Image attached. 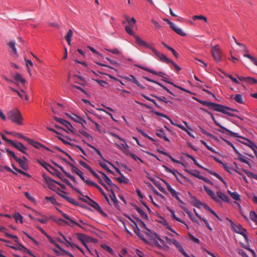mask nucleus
Instances as JSON below:
<instances>
[{
	"instance_id": "obj_54",
	"label": "nucleus",
	"mask_w": 257,
	"mask_h": 257,
	"mask_svg": "<svg viewBox=\"0 0 257 257\" xmlns=\"http://www.w3.org/2000/svg\"><path fill=\"white\" fill-rule=\"evenodd\" d=\"M84 182H85V183H86L87 185H90V186H94L96 188H99V186L96 184L95 182H92V181H88L87 180H86L85 178H84V180H82Z\"/></svg>"
},
{
	"instance_id": "obj_23",
	"label": "nucleus",
	"mask_w": 257,
	"mask_h": 257,
	"mask_svg": "<svg viewBox=\"0 0 257 257\" xmlns=\"http://www.w3.org/2000/svg\"><path fill=\"white\" fill-rule=\"evenodd\" d=\"M44 179L46 183L48 185L49 188L51 190H53L55 186L54 185V180L52 179L50 177H45L44 176Z\"/></svg>"
},
{
	"instance_id": "obj_52",
	"label": "nucleus",
	"mask_w": 257,
	"mask_h": 257,
	"mask_svg": "<svg viewBox=\"0 0 257 257\" xmlns=\"http://www.w3.org/2000/svg\"><path fill=\"white\" fill-rule=\"evenodd\" d=\"M132 27H133L131 26L130 25L126 26L125 27V30L128 34H129L131 36H134L135 35V34H134V32H133V31L132 30Z\"/></svg>"
},
{
	"instance_id": "obj_3",
	"label": "nucleus",
	"mask_w": 257,
	"mask_h": 257,
	"mask_svg": "<svg viewBox=\"0 0 257 257\" xmlns=\"http://www.w3.org/2000/svg\"><path fill=\"white\" fill-rule=\"evenodd\" d=\"M226 220L229 222L231 228L236 233L241 234L245 240H247V237L246 234V229L243 228L239 224L236 225L231 220L229 219L228 218H226Z\"/></svg>"
},
{
	"instance_id": "obj_34",
	"label": "nucleus",
	"mask_w": 257,
	"mask_h": 257,
	"mask_svg": "<svg viewBox=\"0 0 257 257\" xmlns=\"http://www.w3.org/2000/svg\"><path fill=\"white\" fill-rule=\"evenodd\" d=\"M77 239L81 242L88 241V237L85 234L80 233L76 234Z\"/></svg>"
},
{
	"instance_id": "obj_13",
	"label": "nucleus",
	"mask_w": 257,
	"mask_h": 257,
	"mask_svg": "<svg viewBox=\"0 0 257 257\" xmlns=\"http://www.w3.org/2000/svg\"><path fill=\"white\" fill-rule=\"evenodd\" d=\"M204 189L207 194L211 197V198L217 203L221 202L220 200L217 198L213 191L211 190L207 186L204 185Z\"/></svg>"
},
{
	"instance_id": "obj_27",
	"label": "nucleus",
	"mask_w": 257,
	"mask_h": 257,
	"mask_svg": "<svg viewBox=\"0 0 257 257\" xmlns=\"http://www.w3.org/2000/svg\"><path fill=\"white\" fill-rule=\"evenodd\" d=\"M179 202V206L187 214L190 215V211L186 207V204L179 198V200H177Z\"/></svg>"
},
{
	"instance_id": "obj_37",
	"label": "nucleus",
	"mask_w": 257,
	"mask_h": 257,
	"mask_svg": "<svg viewBox=\"0 0 257 257\" xmlns=\"http://www.w3.org/2000/svg\"><path fill=\"white\" fill-rule=\"evenodd\" d=\"M126 21L131 26L134 27L136 24V21L134 18H130L127 16H124Z\"/></svg>"
},
{
	"instance_id": "obj_50",
	"label": "nucleus",
	"mask_w": 257,
	"mask_h": 257,
	"mask_svg": "<svg viewBox=\"0 0 257 257\" xmlns=\"http://www.w3.org/2000/svg\"><path fill=\"white\" fill-rule=\"evenodd\" d=\"M245 82L249 84H256L257 80L250 77H246V80Z\"/></svg>"
},
{
	"instance_id": "obj_39",
	"label": "nucleus",
	"mask_w": 257,
	"mask_h": 257,
	"mask_svg": "<svg viewBox=\"0 0 257 257\" xmlns=\"http://www.w3.org/2000/svg\"><path fill=\"white\" fill-rule=\"evenodd\" d=\"M234 100L240 104H244V101L243 100L242 96L240 94H237L234 97Z\"/></svg>"
},
{
	"instance_id": "obj_55",
	"label": "nucleus",
	"mask_w": 257,
	"mask_h": 257,
	"mask_svg": "<svg viewBox=\"0 0 257 257\" xmlns=\"http://www.w3.org/2000/svg\"><path fill=\"white\" fill-rule=\"evenodd\" d=\"M25 60L26 62V66L27 67L28 71L29 73L30 74H31V71L29 68V66H33V64L31 60L25 59Z\"/></svg>"
},
{
	"instance_id": "obj_44",
	"label": "nucleus",
	"mask_w": 257,
	"mask_h": 257,
	"mask_svg": "<svg viewBox=\"0 0 257 257\" xmlns=\"http://www.w3.org/2000/svg\"><path fill=\"white\" fill-rule=\"evenodd\" d=\"M141 95L142 97L146 98L147 100L153 102L157 108H161V106L156 102V101L154 99L150 98L149 97L145 95L144 94H142Z\"/></svg>"
},
{
	"instance_id": "obj_14",
	"label": "nucleus",
	"mask_w": 257,
	"mask_h": 257,
	"mask_svg": "<svg viewBox=\"0 0 257 257\" xmlns=\"http://www.w3.org/2000/svg\"><path fill=\"white\" fill-rule=\"evenodd\" d=\"M204 189L207 194L211 197V198L217 203L221 202L220 200L217 198L213 191L211 190L207 186L204 185Z\"/></svg>"
},
{
	"instance_id": "obj_32",
	"label": "nucleus",
	"mask_w": 257,
	"mask_h": 257,
	"mask_svg": "<svg viewBox=\"0 0 257 257\" xmlns=\"http://www.w3.org/2000/svg\"><path fill=\"white\" fill-rule=\"evenodd\" d=\"M177 248L182 253L185 251L182 246L180 244V243L175 239H173L172 242Z\"/></svg>"
},
{
	"instance_id": "obj_6",
	"label": "nucleus",
	"mask_w": 257,
	"mask_h": 257,
	"mask_svg": "<svg viewBox=\"0 0 257 257\" xmlns=\"http://www.w3.org/2000/svg\"><path fill=\"white\" fill-rule=\"evenodd\" d=\"M152 52L158 57L161 61L166 63H170V62H172V60L168 59L163 54L159 52L155 48L153 49Z\"/></svg>"
},
{
	"instance_id": "obj_9",
	"label": "nucleus",
	"mask_w": 257,
	"mask_h": 257,
	"mask_svg": "<svg viewBox=\"0 0 257 257\" xmlns=\"http://www.w3.org/2000/svg\"><path fill=\"white\" fill-rule=\"evenodd\" d=\"M212 120L213 121V122H214V123L217 125V126H219L221 128H222L223 130H225V131H226V132H227L231 136H233V137H240L238 135V133H234L231 131H230L229 130L227 129V128L224 127L223 126L221 125L218 122V121L216 120V119L215 118L214 115H212L211 116Z\"/></svg>"
},
{
	"instance_id": "obj_16",
	"label": "nucleus",
	"mask_w": 257,
	"mask_h": 257,
	"mask_svg": "<svg viewBox=\"0 0 257 257\" xmlns=\"http://www.w3.org/2000/svg\"><path fill=\"white\" fill-rule=\"evenodd\" d=\"M132 224L131 225L133 227L134 231L135 233L137 235V236L142 240H145V239L143 235L141 233L140 229L138 226V224L134 221H132Z\"/></svg>"
},
{
	"instance_id": "obj_63",
	"label": "nucleus",
	"mask_w": 257,
	"mask_h": 257,
	"mask_svg": "<svg viewBox=\"0 0 257 257\" xmlns=\"http://www.w3.org/2000/svg\"><path fill=\"white\" fill-rule=\"evenodd\" d=\"M163 167L167 172L172 174L175 178H177L176 171H173L166 166H163Z\"/></svg>"
},
{
	"instance_id": "obj_40",
	"label": "nucleus",
	"mask_w": 257,
	"mask_h": 257,
	"mask_svg": "<svg viewBox=\"0 0 257 257\" xmlns=\"http://www.w3.org/2000/svg\"><path fill=\"white\" fill-rule=\"evenodd\" d=\"M246 142H242V143L248 147H249L251 149H253V148L256 147V145L250 140L248 139H245Z\"/></svg>"
},
{
	"instance_id": "obj_31",
	"label": "nucleus",
	"mask_w": 257,
	"mask_h": 257,
	"mask_svg": "<svg viewBox=\"0 0 257 257\" xmlns=\"http://www.w3.org/2000/svg\"><path fill=\"white\" fill-rule=\"evenodd\" d=\"M59 211L62 214V215L64 218L68 220L72 223L71 225H73V224H76V225H77L80 227H81V225L80 224H79L78 223H77L76 222L74 221V220H73L71 218H70L67 214L63 213L61 210H59Z\"/></svg>"
},
{
	"instance_id": "obj_12",
	"label": "nucleus",
	"mask_w": 257,
	"mask_h": 257,
	"mask_svg": "<svg viewBox=\"0 0 257 257\" xmlns=\"http://www.w3.org/2000/svg\"><path fill=\"white\" fill-rule=\"evenodd\" d=\"M135 38L136 39V42L138 45L150 49L152 51L153 49L154 48L153 46L147 44L145 41H144L143 39H142L138 36H136Z\"/></svg>"
},
{
	"instance_id": "obj_24",
	"label": "nucleus",
	"mask_w": 257,
	"mask_h": 257,
	"mask_svg": "<svg viewBox=\"0 0 257 257\" xmlns=\"http://www.w3.org/2000/svg\"><path fill=\"white\" fill-rule=\"evenodd\" d=\"M37 162L39 163V164L41 166H42L46 170L50 172V171L49 170V168L54 170V168L52 166H51L50 164H48L47 163H46L45 161H44L43 160H37Z\"/></svg>"
},
{
	"instance_id": "obj_53",
	"label": "nucleus",
	"mask_w": 257,
	"mask_h": 257,
	"mask_svg": "<svg viewBox=\"0 0 257 257\" xmlns=\"http://www.w3.org/2000/svg\"><path fill=\"white\" fill-rule=\"evenodd\" d=\"M99 165L106 171L110 173H112V171L110 170L107 166L106 164L101 162H99Z\"/></svg>"
},
{
	"instance_id": "obj_8",
	"label": "nucleus",
	"mask_w": 257,
	"mask_h": 257,
	"mask_svg": "<svg viewBox=\"0 0 257 257\" xmlns=\"http://www.w3.org/2000/svg\"><path fill=\"white\" fill-rule=\"evenodd\" d=\"M58 190L61 192V193H59L60 196L65 199L66 201L70 202L72 204L75 205L76 206H78V203L72 197L67 196L66 194V193L63 191L61 190L59 188H58Z\"/></svg>"
},
{
	"instance_id": "obj_21",
	"label": "nucleus",
	"mask_w": 257,
	"mask_h": 257,
	"mask_svg": "<svg viewBox=\"0 0 257 257\" xmlns=\"http://www.w3.org/2000/svg\"><path fill=\"white\" fill-rule=\"evenodd\" d=\"M101 175V177L103 179L106 183L109 185L111 187H115L116 185L113 184L111 180L103 172H98Z\"/></svg>"
},
{
	"instance_id": "obj_59",
	"label": "nucleus",
	"mask_w": 257,
	"mask_h": 257,
	"mask_svg": "<svg viewBox=\"0 0 257 257\" xmlns=\"http://www.w3.org/2000/svg\"><path fill=\"white\" fill-rule=\"evenodd\" d=\"M13 135L18 138H21L27 141V139H28L29 138L27 137H25L23 135L16 133V132H13Z\"/></svg>"
},
{
	"instance_id": "obj_35",
	"label": "nucleus",
	"mask_w": 257,
	"mask_h": 257,
	"mask_svg": "<svg viewBox=\"0 0 257 257\" xmlns=\"http://www.w3.org/2000/svg\"><path fill=\"white\" fill-rule=\"evenodd\" d=\"M135 209L143 219L147 220L148 219V216L147 214L145 213L142 209L138 206H136Z\"/></svg>"
},
{
	"instance_id": "obj_20",
	"label": "nucleus",
	"mask_w": 257,
	"mask_h": 257,
	"mask_svg": "<svg viewBox=\"0 0 257 257\" xmlns=\"http://www.w3.org/2000/svg\"><path fill=\"white\" fill-rule=\"evenodd\" d=\"M194 99H195V100H197L201 104H202L203 105H206V106L210 107L211 108H212L213 110H214V107H215L216 106L217 107L219 106L217 105V103H214V102H210V101L208 102V101H206L200 100H198V99H197L196 98H194Z\"/></svg>"
},
{
	"instance_id": "obj_2",
	"label": "nucleus",
	"mask_w": 257,
	"mask_h": 257,
	"mask_svg": "<svg viewBox=\"0 0 257 257\" xmlns=\"http://www.w3.org/2000/svg\"><path fill=\"white\" fill-rule=\"evenodd\" d=\"M217 105L219 106H218V107L216 106V107H214V110L223 113L229 116L236 117L239 119H241V118L237 116V115H235V114H233V113L230 112L228 111V110H230L233 112H238V111L237 109H233L231 107L226 106H224L223 105L219 104H217Z\"/></svg>"
},
{
	"instance_id": "obj_47",
	"label": "nucleus",
	"mask_w": 257,
	"mask_h": 257,
	"mask_svg": "<svg viewBox=\"0 0 257 257\" xmlns=\"http://www.w3.org/2000/svg\"><path fill=\"white\" fill-rule=\"evenodd\" d=\"M185 171L192 176H194L199 179H200V178L202 176L201 175H200V173L198 171H196L195 173L189 170H185Z\"/></svg>"
},
{
	"instance_id": "obj_26",
	"label": "nucleus",
	"mask_w": 257,
	"mask_h": 257,
	"mask_svg": "<svg viewBox=\"0 0 257 257\" xmlns=\"http://www.w3.org/2000/svg\"><path fill=\"white\" fill-rule=\"evenodd\" d=\"M19 164L20 166L24 170H27L28 169V164L27 162H24L21 159L18 158L16 160Z\"/></svg>"
},
{
	"instance_id": "obj_22",
	"label": "nucleus",
	"mask_w": 257,
	"mask_h": 257,
	"mask_svg": "<svg viewBox=\"0 0 257 257\" xmlns=\"http://www.w3.org/2000/svg\"><path fill=\"white\" fill-rule=\"evenodd\" d=\"M190 198L191 200L192 204L197 208H200L202 202L197 199V198L192 195H190Z\"/></svg>"
},
{
	"instance_id": "obj_60",
	"label": "nucleus",
	"mask_w": 257,
	"mask_h": 257,
	"mask_svg": "<svg viewBox=\"0 0 257 257\" xmlns=\"http://www.w3.org/2000/svg\"><path fill=\"white\" fill-rule=\"evenodd\" d=\"M175 32L181 36H186V34L180 28H177L175 30Z\"/></svg>"
},
{
	"instance_id": "obj_17",
	"label": "nucleus",
	"mask_w": 257,
	"mask_h": 257,
	"mask_svg": "<svg viewBox=\"0 0 257 257\" xmlns=\"http://www.w3.org/2000/svg\"><path fill=\"white\" fill-rule=\"evenodd\" d=\"M69 166L71 167V171L76 175H77L82 180H84V177L83 176V173L79 170L77 167L73 165L71 163H68Z\"/></svg>"
},
{
	"instance_id": "obj_11",
	"label": "nucleus",
	"mask_w": 257,
	"mask_h": 257,
	"mask_svg": "<svg viewBox=\"0 0 257 257\" xmlns=\"http://www.w3.org/2000/svg\"><path fill=\"white\" fill-rule=\"evenodd\" d=\"M27 142L29 144L32 145V146H33L34 148H35L36 149H40V148H44L45 149H46L48 151H50L49 148L45 147L43 144H42L38 142L35 141L29 138L28 139H27Z\"/></svg>"
},
{
	"instance_id": "obj_43",
	"label": "nucleus",
	"mask_w": 257,
	"mask_h": 257,
	"mask_svg": "<svg viewBox=\"0 0 257 257\" xmlns=\"http://www.w3.org/2000/svg\"><path fill=\"white\" fill-rule=\"evenodd\" d=\"M136 219L137 221V224H138L141 228H145L148 231L151 232V230L147 227L146 225L143 221L138 218H136Z\"/></svg>"
},
{
	"instance_id": "obj_58",
	"label": "nucleus",
	"mask_w": 257,
	"mask_h": 257,
	"mask_svg": "<svg viewBox=\"0 0 257 257\" xmlns=\"http://www.w3.org/2000/svg\"><path fill=\"white\" fill-rule=\"evenodd\" d=\"M79 133L83 135L85 137H86L88 140H92V137L89 135L87 133L83 131V130H80L79 131Z\"/></svg>"
},
{
	"instance_id": "obj_49",
	"label": "nucleus",
	"mask_w": 257,
	"mask_h": 257,
	"mask_svg": "<svg viewBox=\"0 0 257 257\" xmlns=\"http://www.w3.org/2000/svg\"><path fill=\"white\" fill-rule=\"evenodd\" d=\"M109 196L110 198H111V201L113 202L114 204L116 205L118 201L116 199L114 192L112 190H111V193L109 195Z\"/></svg>"
},
{
	"instance_id": "obj_42",
	"label": "nucleus",
	"mask_w": 257,
	"mask_h": 257,
	"mask_svg": "<svg viewBox=\"0 0 257 257\" xmlns=\"http://www.w3.org/2000/svg\"><path fill=\"white\" fill-rule=\"evenodd\" d=\"M14 79L15 80L17 81L21 82L22 84H25L26 82V80L24 78H23L22 76V75L19 74L17 73L15 76Z\"/></svg>"
},
{
	"instance_id": "obj_33",
	"label": "nucleus",
	"mask_w": 257,
	"mask_h": 257,
	"mask_svg": "<svg viewBox=\"0 0 257 257\" xmlns=\"http://www.w3.org/2000/svg\"><path fill=\"white\" fill-rule=\"evenodd\" d=\"M238 155L237 159L242 162L245 163L248 165L250 166V163L247 160V158L245 156L241 155L239 152L238 153H236Z\"/></svg>"
},
{
	"instance_id": "obj_30",
	"label": "nucleus",
	"mask_w": 257,
	"mask_h": 257,
	"mask_svg": "<svg viewBox=\"0 0 257 257\" xmlns=\"http://www.w3.org/2000/svg\"><path fill=\"white\" fill-rule=\"evenodd\" d=\"M156 135L160 138L164 139L167 142H170L169 139L167 137L165 133L162 130H158V132L156 133Z\"/></svg>"
},
{
	"instance_id": "obj_36",
	"label": "nucleus",
	"mask_w": 257,
	"mask_h": 257,
	"mask_svg": "<svg viewBox=\"0 0 257 257\" xmlns=\"http://www.w3.org/2000/svg\"><path fill=\"white\" fill-rule=\"evenodd\" d=\"M72 36L73 32L71 30H69L65 37V39L69 45L71 44V37Z\"/></svg>"
},
{
	"instance_id": "obj_4",
	"label": "nucleus",
	"mask_w": 257,
	"mask_h": 257,
	"mask_svg": "<svg viewBox=\"0 0 257 257\" xmlns=\"http://www.w3.org/2000/svg\"><path fill=\"white\" fill-rule=\"evenodd\" d=\"M211 54L216 62H220L221 61L222 53L218 45L212 47Z\"/></svg>"
},
{
	"instance_id": "obj_56",
	"label": "nucleus",
	"mask_w": 257,
	"mask_h": 257,
	"mask_svg": "<svg viewBox=\"0 0 257 257\" xmlns=\"http://www.w3.org/2000/svg\"><path fill=\"white\" fill-rule=\"evenodd\" d=\"M200 128V130L201 131V132L204 135L207 136L208 137H209L210 138H212V139H215V137L214 136H213V135H212L211 134L208 133V132H207L206 131L203 130L202 127H199Z\"/></svg>"
},
{
	"instance_id": "obj_38",
	"label": "nucleus",
	"mask_w": 257,
	"mask_h": 257,
	"mask_svg": "<svg viewBox=\"0 0 257 257\" xmlns=\"http://www.w3.org/2000/svg\"><path fill=\"white\" fill-rule=\"evenodd\" d=\"M186 156L187 158L191 159L193 161L194 163L198 167L205 170H206V168H204V167L202 166L200 164H199L194 157L189 154L186 155Z\"/></svg>"
},
{
	"instance_id": "obj_5",
	"label": "nucleus",
	"mask_w": 257,
	"mask_h": 257,
	"mask_svg": "<svg viewBox=\"0 0 257 257\" xmlns=\"http://www.w3.org/2000/svg\"><path fill=\"white\" fill-rule=\"evenodd\" d=\"M10 142L11 143V145L15 147L22 153L25 155L27 154V152H26L27 148L22 143L18 142H15L14 141H10Z\"/></svg>"
},
{
	"instance_id": "obj_18",
	"label": "nucleus",
	"mask_w": 257,
	"mask_h": 257,
	"mask_svg": "<svg viewBox=\"0 0 257 257\" xmlns=\"http://www.w3.org/2000/svg\"><path fill=\"white\" fill-rule=\"evenodd\" d=\"M65 115L66 116H67L68 117H70L72 120H73L75 122H78V123H81L82 122H84V119H83L82 117H81L80 116H79L76 114L73 113L72 115H71L69 113H66Z\"/></svg>"
},
{
	"instance_id": "obj_51",
	"label": "nucleus",
	"mask_w": 257,
	"mask_h": 257,
	"mask_svg": "<svg viewBox=\"0 0 257 257\" xmlns=\"http://www.w3.org/2000/svg\"><path fill=\"white\" fill-rule=\"evenodd\" d=\"M14 218L15 219L16 222L20 221L21 223L23 222V216L19 212H17L15 214Z\"/></svg>"
},
{
	"instance_id": "obj_45",
	"label": "nucleus",
	"mask_w": 257,
	"mask_h": 257,
	"mask_svg": "<svg viewBox=\"0 0 257 257\" xmlns=\"http://www.w3.org/2000/svg\"><path fill=\"white\" fill-rule=\"evenodd\" d=\"M243 56L250 60V61L256 66H257V59L248 54H245Z\"/></svg>"
},
{
	"instance_id": "obj_64",
	"label": "nucleus",
	"mask_w": 257,
	"mask_h": 257,
	"mask_svg": "<svg viewBox=\"0 0 257 257\" xmlns=\"http://www.w3.org/2000/svg\"><path fill=\"white\" fill-rule=\"evenodd\" d=\"M171 195L175 198L177 200H179V196H178L179 193L176 191L174 189L171 190L170 192Z\"/></svg>"
},
{
	"instance_id": "obj_48",
	"label": "nucleus",
	"mask_w": 257,
	"mask_h": 257,
	"mask_svg": "<svg viewBox=\"0 0 257 257\" xmlns=\"http://www.w3.org/2000/svg\"><path fill=\"white\" fill-rule=\"evenodd\" d=\"M167 209H168V210L171 212V215H172V217L174 219H175V220H177V221H179V222H182V223H184V224H185V223H184L183 221H182L180 218H178L177 217H176V215H175V213L174 211L172 210L171 208H170L169 207H168V208H167Z\"/></svg>"
},
{
	"instance_id": "obj_62",
	"label": "nucleus",
	"mask_w": 257,
	"mask_h": 257,
	"mask_svg": "<svg viewBox=\"0 0 257 257\" xmlns=\"http://www.w3.org/2000/svg\"><path fill=\"white\" fill-rule=\"evenodd\" d=\"M237 45L239 46L240 47L241 50L244 52L245 53H247L248 52V50L247 49L246 46L243 44L237 43Z\"/></svg>"
},
{
	"instance_id": "obj_28",
	"label": "nucleus",
	"mask_w": 257,
	"mask_h": 257,
	"mask_svg": "<svg viewBox=\"0 0 257 257\" xmlns=\"http://www.w3.org/2000/svg\"><path fill=\"white\" fill-rule=\"evenodd\" d=\"M94 209H95L98 212L102 215L103 216H106V214L102 210L100 206L96 202H94L91 206Z\"/></svg>"
},
{
	"instance_id": "obj_1",
	"label": "nucleus",
	"mask_w": 257,
	"mask_h": 257,
	"mask_svg": "<svg viewBox=\"0 0 257 257\" xmlns=\"http://www.w3.org/2000/svg\"><path fill=\"white\" fill-rule=\"evenodd\" d=\"M8 118L17 125H22L23 117L20 111L17 108L13 109L7 113Z\"/></svg>"
},
{
	"instance_id": "obj_19",
	"label": "nucleus",
	"mask_w": 257,
	"mask_h": 257,
	"mask_svg": "<svg viewBox=\"0 0 257 257\" xmlns=\"http://www.w3.org/2000/svg\"><path fill=\"white\" fill-rule=\"evenodd\" d=\"M124 79H125L126 80L128 81H131L133 82V83L136 84L138 86L140 87L142 89H145V87L143 86L142 84L140 83L139 81H138L136 78L132 75H130L129 77H124Z\"/></svg>"
},
{
	"instance_id": "obj_15",
	"label": "nucleus",
	"mask_w": 257,
	"mask_h": 257,
	"mask_svg": "<svg viewBox=\"0 0 257 257\" xmlns=\"http://www.w3.org/2000/svg\"><path fill=\"white\" fill-rule=\"evenodd\" d=\"M136 66H137V67L141 69H143V70H144L145 71H147L148 72H149L150 73H151L154 75H158L160 77H163V76L165 75V74L162 72H161V71H159V72H157L156 71H154L153 70H152L149 68H147V67H144L143 66H142L141 65H136Z\"/></svg>"
},
{
	"instance_id": "obj_46",
	"label": "nucleus",
	"mask_w": 257,
	"mask_h": 257,
	"mask_svg": "<svg viewBox=\"0 0 257 257\" xmlns=\"http://www.w3.org/2000/svg\"><path fill=\"white\" fill-rule=\"evenodd\" d=\"M87 145L91 148H92V149H93L94 150V151L101 157V158L104 161V162H107V161L103 158V157L102 156V154H101V153L96 148H95L94 146L90 145V144H87Z\"/></svg>"
},
{
	"instance_id": "obj_61",
	"label": "nucleus",
	"mask_w": 257,
	"mask_h": 257,
	"mask_svg": "<svg viewBox=\"0 0 257 257\" xmlns=\"http://www.w3.org/2000/svg\"><path fill=\"white\" fill-rule=\"evenodd\" d=\"M193 19L195 21L196 20H204L205 22H207V18L202 16V15H199V16H194L193 17Z\"/></svg>"
},
{
	"instance_id": "obj_57",
	"label": "nucleus",
	"mask_w": 257,
	"mask_h": 257,
	"mask_svg": "<svg viewBox=\"0 0 257 257\" xmlns=\"http://www.w3.org/2000/svg\"><path fill=\"white\" fill-rule=\"evenodd\" d=\"M200 128V130L201 131V132L204 135L207 136L208 137H209L210 138H212V139H215V137L214 136H213V135H212L211 134L208 133V132H207L206 131L203 130L202 127H199Z\"/></svg>"
},
{
	"instance_id": "obj_7",
	"label": "nucleus",
	"mask_w": 257,
	"mask_h": 257,
	"mask_svg": "<svg viewBox=\"0 0 257 257\" xmlns=\"http://www.w3.org/2000/svg\"><path fill=\"white\" fill-rule=\"evenodd\" d=\"M54 118L56 121L64 125L69 131L73 132L74 128L72 126V125L68 121L66 120L59 118L57 117H54Z\"/></svg>"
},
{
	"instance_id": "obj_25",
	"label": "nucleus",
	"mask_w": 257,
	"mask_h": 257,
	"mask_svg": "<svg viewBox=\"0 0 257 257\" xmlns=\"http://www.w3.org/2000/svg\"><path fill=\"white\" fill-rule=\"evenodd\" d=\"M217 194L220 200H222L224 202H225L227 203L229 202V201H230L229 199L228 198V196L226 194H225L224 193L219 191L217 192Z\"/></svg>"
},
{
	"instance_id": "obj_10",
	"label": "nucleus",
	"mask_w": 257,
	"mask_h": 257,
	"mask_svg": "<svg viewBox=\"0 0 257 257\" xmlns=\"http://www.w3.org/2000/svg\"><path fill=\"white\" fill-rule=\"evenodd\" d=\"M9 48L11 49L10 51V53L14 56L15 58L18 57V54L17 52V48L16 47V43L15 41H11L7 44Z\"/></svg>"
},
{
	"instance_id": "obj_41",
	"label": "nucleus",
	"mask_w": 257,
	"mask_h": 257,
	"mask_svg": "<svg viewBox=\"0 0 257 257\" xmlns=\"http://www.w3.org/2000/svg\"><path fill=\"white\" fill-rule=\"evenodd\" d=\"M249 217L253 222L257 224V214L254 211H250Z\"/></svg>"
},
{
	"instance_id": "obj_29",
	"label": "nucleus",
	"mask_w": 257,
	"mask_h": 257,
	"mask_svg": "<svg viewBox=\"0 0 257 257\" xmlns=\"http://www.w3.org/2000/svg\"><path fill=\"white\" fill-rule=\"evenodd\" d=\"M227 193L234 200L236 201H239L240 200V196L237 192H232L230 190H228Z\"/></svg>"
}]
</instances>
